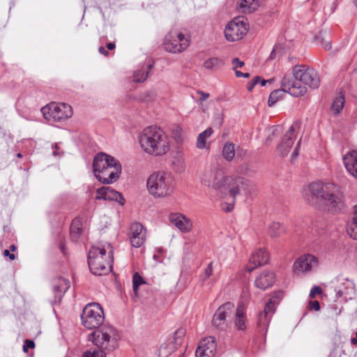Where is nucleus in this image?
Returning <instances> with one entry per match:
<instances>
[{
	"label": "nucleus",
	"instance_id": "nucleus-48",
	"mask_svg": "<svg viewBox=\"0 0 357 357\" xmlns=\"http://www.w3.org/2000/svg\"><path fill=\"white\" fill-rule=\"evenodd\" d=\"M164 252V250L162 248H158L155 249V253L153 256V259L158 262H162L161 257Z\"/></svg>",
	"mask_w": 357,
	"mask_h": 357
},
{
	"label": "nucleus",
	"instance_id": "nucleus-18",
	"mask_svg": "<svg viewBox=\"0 0 357 357\" xmlns=\"http://www.w3.org/2000/svg\"><path fill=\"white\" fill-rule=\"evenodd\" d=\"M216 348L215 338L212 336L206 337L200 342L196 350V357H213Z\"/></svg>",
	"mask_w": 357,
	"mask_h": 357
},
{
	"label": "nucleus",
	"instance_id": "nucleus-42",
	"mask_svg": "<svg viewBox=\"0 0 357 357\" xmlns=\"http://www.w3.org/2000/svg\"><path fill=\"white\" fill-rule=\"evenodd\" d=\"M283 296V292L282 291H278L275 292L273 296L270 298L268 302L267 303H271L273 310L275 311L276 306L279 304L280 300L282 299Z\"/></svg>",
	"mask_w": 357,
	"mask_h": 357
},
{
	"label": "nucleus",
	"instance_id": "nucleus-53",
	"mask_svg": "<svg viewBox=\"0 0 357 357\" xmlns=\"http://www.w3.org/2000/svg\"><path fill=\"white\" fill-rule=\"evenodd\" d=\"M53 152L52 154L54 156H61L63 155V151H60V149L58 144H55L52 145Z\"/></svg>",
	"mask_w": 357,
	"mask_h": 357
},
{
	"label": "nucleus",
	"instance_id": "nucleus-60",
	"mask_svg": "<svg viewBox=\"0 0 357 357\" xmlns=\"http://www.w3.org/2000/svg\"><path fill=\"white\" fill-rule=\"evenodd\" d=\"M98 51L100 54H104L105 56H107L108 54L107 52L105 50V47L102 46L99 47Z\"/></svg>",
	"mask_w": 357,
	"mask_h": 357
},
{
	"label": "nucleus",
	"instance_id": "nucleus-59",
	"mask_svg": "<svg viewBox=\"0 0 357 357\" xmlns=\"http://www.w3.org/2000/svg\"><path fill=\"white\" fill-rule=\"evenodd\" d=\"M255 86H256V84L252 80H251L247 84V89L249 91H251Z\"/></svg>",
	"mask_w": 357,
	"mask_h": 357
},
{
	"label": "nucleus",
	"instance_id": "nucleus-6",
	"mask_svg": "<svg viewBox=\"0 0 357 357\" xmlns=\"http://www.w3.org/2000/svg\"><path fill=\"white\" fill-rule=\"evenodd\" d=\"M89 340L105 353L111 352L118 347L119 335L114 327L105 325L91 333L89 335Z\"/></svg>",
	"mask_w": 357,
	"mask_h": 357
},
{
	"label": "nucleus",
	"instance_id": "nucleus-24",
	"mask_svg": "<svg viewBox=\"0 0 357 357\" xmlns=\"http://www.w3.org/2000/svg\"><path fill=\"white\" fill-rule=\"evenodd\" d=\"M342 159L347 171L357 179V151H349L343 156Z\"/></svg>",
	"mask_w": 357,
	"mask_h": 357
},
{
	"label": "nucleus",
	"instance_id": "nucleus-27",
	"mask_svg": "<svg viewBox=\"0 0 357 357\" xmlns=\"http://www.w3.org/2000/svg\"><path fill=\"white\" fill-rule=\"evenodd\" d=\"M343 286H345V288L342 289L340 287V289L336 291L337 297L340 298L344 296L345 299H351L355 293L354 284L352 282L347 280L343 283Z\"/></svg>",
	"mask_w": 357,
	"mask_h": 357
},
{
	"label": "nucleus",
	"instance_id": "nucleus-22",
	"mask_svg": "<svg viewBox=\"0 0 357 357\" xmlns=\"http://www.w3.org/2000/svg\"><path fill=\"white\" fill-rule=\"evenodd\" d=\"M268 261V253L264 249L259 248L252 253L246 268L250 273L258 266L267 264Z\"/></svg>",
	"mask_w": 357,
	"mask_h": 357
},
{
	"label": "nucleus",
	"instance_id": "nucleus-61",
	"mask_svg": "<svg viewBox=\"0 0 357 357\" xmlns=\"http://www.w3.org/2000/svg\"><path fill=\"white\" fill-rule=\"evenodd\" d=\"M107 47L110 50H112L115 48V44L114 43H109L107 45Z\"/></svg>",
	"mask_w": 357,
	"mask_h": 357
},
{
	"label": "nucleus",
	"instance_id": "nucleus-63",
	"mask_svg": "<svg viewBox=\"0 0 357 357\" xmlns=\"http://www.w3.org/2000/svg\"><path fill=\"white\" fill-rule=\"evenodd\" d=\"M252 80V81L256 84V85H257V84H259V83L260 82V81H261V77H259V76H256V77H255Z\"/></svg>",
	"mask_w": 357,
	"mask_h": 357
},
{
	"label": "nucleus",
	"instance_id": "nucleus-1",
	"mask_svg": "<svg viewBox=\"0 0 357 357\" xmlns=\"http://www.w3.org/2000/svg\"><path fill=\"white\" fill-rule=\"evenodd\" d=\"M303 197L309 204L320 202L326 210L333 213L344 208L340 188L332 183L313 182L303 189Z\"/></svg>",
	"mask_w": 357,
	"mask_h": 357
},
{
	"label": "nucleus",
	"instance_id": "nucleus-5",
	"mask_svg": "<svg viewBox=\"0 0 357 357\" xmlns=\"http://www.w3.org/2000/svg\"><path fill=\"white\" fill-rule=\"evenodd\" d=\"M112 252H107L105 248L93 246L88 254V264L91 272L96 275L108 273L112 270Z\"/></svg>",
	"mask_w": 357,
	"mask_h": 357
},
{
	"label": "nucleus",
	"instance_id": "nucleus-51",
	"mask_svg": "<svg viewBox=\"0 0 357 357\" xmlns=\"http://www.w3.org/2000/svg\"><path fill=\"white\" fill-rule=\"evenodd\" d=\"M35 347L33 341L30 340H26L23 345V351L27 352L29 349H33Z\"/></svg>",
	"mask_w": 357,
	"mask_h": 357
},
{
	"label": "nucleus",
	"instance_id": "nucleus-15",
	"mask_svg": "<svg viewBox=\"0 0 357 357\" xmlns=\"http://www.w3.org/2000/svg\"><path fill=\"white\" fill-rule=\"evenodd\" d=\"M318 265L317 259L312 255L300 257L294 264V271L296 274L311 271Z\"/></svg>",
	"mask_w": 357,
	"mask_h": 357
},
{
	"label": "nucleus",
	"instance_id": "nucleus-46",
	"mask_svg": "<svg viewBox=\"0 0 357 357\" xmlns=\"http://www.w3.org/2000/svg\"><path fill=\"white\" fill-rule=\"evenodd\" d=\"M316 40L321 43V45L326 50H330L332 47L331 43L330 40H325V38L322 36V33H319V36H316Z\"/></svg>",
	"mask_w": 357,
	"mask_h": 357
},
{
	"label": "nucleus",
	"instance_id": "nucleus-43",
	"mask_svg": "<svg viewBox=\"0 0 357 357\" xmlns=\"http://www.w3.org/2000/svg\"><path fill=\"white\" fill-rule=\"evenodd\" d=\"M106 353L100 349L88 350L83 354V357H105Z\"/></svg>",
	"mask_w": 357,
	"mask_h": 357
},
{
	"label": "nucleus",
	"instance_id": "nucleus-41",
	"mask_svg": "<svg viewBox=\"0 0 357 357\" xmlns=\"http://www.w3.org/2000/svg\"><path fill=\"white\" fill-rule=\"evenodd\" d=\"M213 266V261H211L204 268V272L199 275V279L202 282L206 281L212 275Z\"/></svg>",
	"mask_w": 357,
	"mask_h": 357
},
{
	"label": "nucleus",
	"instance_id": "nucleus-11",
	"mask_svg": "<svg viewBox=\"0 0 357 357\" xmlns=\"http://www.w3.org/2000/svg\"><path fill=\"white\" fill-rule=\"evenodd\" d=\"M233 179L225 176L221 170L214 168L206 170L203 173L201 177V183L208 188L215 190H222L227 183L231 187Z\"/></svg>",
	"mask_w": 357,
	"mask_h": 357
},
{
	"label": "nucleus",
	"instance_id": "nucleus-64",
	"mask_svg": "<svg viewBox=\"0 0 357 357\" xmlns=\"http://www.w3.org/2000/svg\"><path fill=\"white\" fill-rule=\"evenodd\" d=\"M351 343L353 344V345H356L357 344V331L356 332V337H354V338H351Z\"/></svg>",
	"mask_w": 357,
	"mask_h": 357
},
{
	"label": "nucleus",
	"instance_id": "nucleus-47",
	"mask_svg": "<svg viewBox=\"0 0 357 357\" xmlns=\"http://www.w3.org/2000/svg\"><path fill=\"white\" fill-rule=\"evenodd\" d=\"M185 334V330L184 328H178L177 331H175L174 333V341H175V344L176 345L178 344H180L181 342H178V339H181V337H183Z\"/></svg>",
	"mask_w": 357,
	"mask_h": 357
},
{
	"label": "nucleus",
	"instance_id": "nucleus-29",
	"mask_svg": "<svg viewBox=\"0 0 357 357\" xmlns=\"http://www.w3.org/2000/svg\"><path fill=\"white\" fill-rule=\"evenodd\" d=\"M286 228L278 222H273L269 225L268 234L271 238H277L286 233Z\"/></svg>",
	"mask_w": 357,
	"mask_h": 357
},
{
	"label": "nucleus",
	"instance_id": "nucleus-13",
	"mask_svg": "<svg viewBox=\"0 0 357 357\" xmlns=\"http://www.w3.org/2000/svg\"><path fill=\"white\" fill-rule=\"evenodd\" d=\"M248 30L247 20L243 17H238L227 23L224 33L228 41L234 42L241 40Z\"/></svg>",
	"mask_w": 357,
	"mask_h": 357
},
{
	"label": "nucleus",
	"instance_id": "nucleus-2",
	"mask_svg": "<svg viewBox=\"0 0 357 357\" xmlns=\"http://www.w3.org/2000/svg\"><path fill=\"white\" fill-rule=\"evenodd\" d=\"M141 148L149 155L162 156L169 150V142L167 135L157 126L144 128L139 137Z\"/></svg>",
	"mask_w": 357,
	"mask_h": 357
},
{
	"label": "nucleus",
	"instance_id": "nucleus-36",
	"mask_svg": "<svg viewBox=\"0 0 357 357\" xmlns=\"http://www.w3.org/2000/svg\"><path fill=\"white\" fill-rule=\"evenodd\" d=\"M172 165L174 170L177 173H182L185 169V160L182 156H176L173 159Z\"/></svg>",
	"mask_w": 357,
	"mask_h": 357
},
{
	"label": "nucleus",
	"instance_id": "nucleus-4",
	"mask_svg": "<svg viewBox=\"0 0 357 357\" xmlns=\"http://www.w3.org/2000/svg\"><path fill=\"white\" fill-rule=\"evenodd\" d=\"M146 186L149 192L154 197H167L174 192V178L170 174L165 172H154L149 176Z\"/></svg>",
	"mask_w": 357,
	"mask_h": 357
},
{
	"label": "nucleus",
	"instance_id": "nucleus-31",
	"mask_svg": "<svg viewBox=\"0 0 357 357\" xmlns=\"http://www.w3.org/2000/svg\"><path fill=\"white\" fill-rule=\"evenodd\" d=\"M347 231L351 238L357 240V206L354 207L352 218L347 223Z\"/></svg>",
	"mask_w": 357,
	"mask_h": 357
},
{
	"label": "nucleus",
	"instance_id": "nucleus-40",
	"mask_svg": "<svg viewBox=\"0 0 357 357\" xmlns=\"http://www.w3.org/2000/svg\"><path fill=\"white\" fill-rule=\"evenodd\" d=\"M344 103V98L343 96H339L337 97L332 105V109L338 114L342 109Z\"/></svg>",
	"mask_w": 357,
	"mask_h": 357
},
{
	"label": "nucleus",
	"instance_id": "nucleus-56",
	"mask_svg": "<svg viewBox=\"0 0 357 357\" xmlns=\"http://www.w3.org/2000/svg\"><path fill=\"white\" fill-rule=\"evenodd\" d=\"M197 93L200 95L199 100L202 102L206 100L209 97V94L208 93H205L202 91H199Z\"/></svg>",
	"mask_w": 357,
	"mask_h": 357
},
{
	"label": "nucleus",
	"instance_id": "nucleus-35",
	"mask_svg": "<svg viewBox=\"0 0 357 357\" xmlns=\"http://www.w3.org/2000/svg\"><path fill=\"white\" fill-rule=\"evenodd\" d=\"M82 225L79 220H74L70 226V237L73 241H77L82 233Z\"/></svg>",
	"mask_w": 357,
	"mask_h": 357
},
{
	"label": "nucleus",
	"instance_id": "nucleus-58",
	"mask_svg": "<svg viewBox=\"0 0 357 357\" xmlns=\"http://www.w3.org/2000/svg\"><path fill=\"white\" fill-rule=\"evenodd\" d=\"M235 74H236V77H250L249 73H242V72L238 71V70H236L235 71Z\"/></svg>",
	"mask_w": 357,
	"mask_h": 357
},
{
	"label": "nucleus",
	"instance_id": "nucleus-10",
	"mask_svg": "<svg viewBox=\"0 0 357 357\" xmlns=\"http://www.w3.org/2000/svg\"><path fill=\"white\" fill-rule=\"evenodd\" d=\"M41 112L45 119L52 122L64 121L73 115L71 106L66 103L51 102L43 107Z\"/></svg>",
	"mask_w": 357,
	"mask_h": 357
},
{
	"label": "nucleus",
	"instance_id": "nucleus-14",
	"mask_svg": "<svg viewBox=\"0 0 357 357\" xmlns=\"http://www.w3.org/2000/svg\"><path fill=\"white\" fill-rule=\"evenodd\" d=\"M298 128V124L297 123L292 124L282 137L278 146V154L282 157L287 156L292 148L294 140L296 137V130Z\"/></svg>",
	"mask_w": 357,
	"mask_h": 357
},
{
	"label": "nucleus",
	"instance_id": "nucleus-7",
	"mask_svg": "<svg viewBox=\"0 0 357 357\" xmlns=\"http://www.w3.org/2000/svg\"><path fill=\"white\" fill-rule=\"evenodd\" d=\"M285 93L292 96L299 97L306 93V89L290 75H284L281 81V89L272 91L268 97V105L273 107L279 100L282 98Z\"/></svg>",
	"mask_w": 357,
	"mask_h": 357
},
{
	"label": "nucleus",
	"instance_id": "nucleus-50",
	"mask_svg": "<svg viewBox=\"0 0 357 357\" xmlns=\"http://www.w3.org/2000/svg\"><path fill=\"white\" fill-rule=\"evenodd\" d=\"M322 292V289L320 287L314 286L312 288L310 292V297L312 298H315L317 294H320Z\"/></svg>",
	"mask_w": 357,
	"mask_h": 357
},
{
	"label": "nucleus",
	"instance_id": "nucleus-25",
	"mask_svg": "<svg viewBox=\"0 0 357 357\" xmlns=\"http://www.w3.org/2000/svg\"><path fill=\"white\" fill-rule=\"evenodd\" d=\"M275 282V275L272 272H264L255 280V285L257 288L265 290L271 287Z\"/></svg>",
	"mask_w": 357,
	"mask_h": 357
},
{
	"label": "nucleus",
	"instance_id": "nucleus-23",
	"mask_svg": "<svg viewBox=\"0 0 357 357\" xmlns=\"http://www.w3.org/2000/svg\"><path fill=\"white\" fill-rule=\"evenodd\" d=\"M70 282L63 278H57L53 282V291L55 295L54 303H60L64 293L70 288Z\"/></svg>",
	"mask_w": 357,
	"mask_h": 357
},
{
	"label": "nucleus",
	"instance_id": "nucleus-3",
	"mask_svg": "<svg viewBox=\"0 0 357 357\" xmlns=\"http://www.w3.org/2000/svg\"><path fill=\"white\" fill-rule=\"evenodd\" d=\"M93 168L96 178L104 184L113 183L117 181L121 173L119 161L105 153H99L96 155Z\"/></svg>",
	"mask_w": 357,
	"mask_h": 357
},
{
	"label": "nucleus",
	"instance_id": "nucleus-26",
	"mask_svg": "<svg viewBox=\"0 0 357 357\" xmlns=\"http://www.w3.org/2000/svg\"><path fill=\"white\" fill-rule=\"evenodd\" d=\"M246 321L245 306L243 303H239L235 312V326L238 330L243 331L246 328Z\"/></svg>",
	"mask_w": 357,
	"mask_h": 357
},
{
	"label": "nucleus",
	"instance_id": "nucleus-16",
	"mask_svg": "<svg viewBox=\"0 0 357 357\" xmlns=\"http://www.w3.org/2000/svg\"><path fill=\"white\" fill-rule=\"evenodd\" d=\"M130 240L132 247L140 248L146 241V229L139 223L135 222L130 228Z\"/></svg>",
	"mask_w": 357,
	"mask_h": 357
},
{
	"label": "nucleus",
	"instance_id": "nucleus-32",
	"mask_svg": "<svg viewBox=\"0 0 357 357\" xmlns=\"http://www.w3.org/2000/svg\"><path fill=\"white\" fill-rule=\"evenodd\" d=\"M213 130L208 128L204 131L199 134L197 139V147L199 149H203L206 147V139L211 136Z\"/></svg>",
	"mask_w": 357,
	"mask_h": 357
},
{
	"label": "nucleus",
	"instance_id": "nucleus-12",
	"mask_svg": "<svg viewBox=\"0 0 357 357\" xmlns=\"http://www.w3.org/2000/svg\"><path fill=\"white\" fill-rule=\"evenodd\" d=\"M165 49L171 53H181L190 45V39L176 30L169 31L164 40Z\"/></svg>",
	"mask_w": 357,
	"mask_h": 357
},
{
	"label": "nucleus",
	"instance_id": "nucleus-55",
	"mask_svg": "<svg viewBox=\"0 0 357 357\" xmlns=\"http://www.w3.org/2000/svg\"><path fill=\"white\" fill-rule=\"evenodd\" d=\"M301 138H300V139L298 140V142H297L294 149V152L291 155V158L292 159L294 158H296L298 154V149H299V146H300V144H301Z\"/></svg>",
	"mask_w": 357,
	"mask_h": 357
},
{
	"label": "nucleus",
	"instance_id": "nucleus-45",
	"mask_svg": "<svg viewBox=\"0 0 357 357\" xmlns=\"http://www.w3.org/2000/svg\"><path fill=\"white\" fill-rule=\"evenodd\" d=\"M156 97L157 92L153 89L145 91L142 96V100L146 102L153 101L156 98Z\"/></svg>",
	"mask_w": 357,
	"mask_h": 357
},
{
	"label": "nucleus",
	"instance_id": "nucleus-57",
	"mask_svg": "<svg viewBox=\"0 0 357 357\" xmlns=\"http://www.w3.org/2000/svg\"><path fill=\"white\" fill-rule=\"evenodd\" d=\"M3 256H5V257H9V259H10V260H13V259H15V255H14V254H13V253H10V251H9L8 250H5L3 252Z\"/></svg>",
	"mask_w": 357,
	"mask_h": 357
},
{
	"label": "nucleus",
	"instance_id": "nucleus-34",
	"mask_svg": "<svg viewBox=\"0 0 357 357\" xmlns=\"http://www.w3.org/2000/svg\"><path fill=\"white\" fill-rule=\"evenodd\" d=\"M152 66L149 65L146 68L135 71L133 74V80L137 82H144L149 75V70L151 68Z\"/></svg>",
	"mask_w": 357,
	"mask_h": 357
},
{
	"label": "nucleus",
	"instance_id": "nucleus-30",
	"mask_svg": "<svg viewBox=\"0 0 357 357\" xmlns=\"http://www.w3.org/2000/svg\"><path fill=\"white\" fill-rule=\"evenodd\" d=\"M259 0H240L239 8L243 13H252L259 7Z\"/></svg>",
	"mask_w": 357,
	"mask_h": 357
},
{
	"label": "nucleus",
	"instance_id": "nucleus-39",
	"mask_svg": "<svg viewBox=\"0 0 357 357\" xmlns=\"http://www.w3.org/2000/svg\"><path fill=\"white\" fill-rule=\"evenodd\" d=\"M144 283L145 282L142 277L138 273H134L132 276V288L135 296L137 295L139 287Z\"/></svg>",
	"mask_w": 357,
	"mask_h": 357
},
{
	"label": "nucleus",
	"instance_id": "nucleus-62",
	"mask_svg": "<svg viewBox=\"0 0 357 357\" xmlns=\"http://www.w3.org/2000/svg\"><path fill=\"white\" fill-rule=\"evenodd\" d=\"M272 81H273V79L265 80V79H261V81H260V82H259V83L261 84V86H265V85H266V84L267 82H272Z\"/></svg>",
	"mask_w": 357,
	"mask_h": 357
},
{
	"label": "nucleus",
	"instance_id": "nucleus-21",
	"mask_svg": "<svg viewBox=\"0 0 357 357\" xmlns=\"http://www.w3.org/2000/svg\"><path fill=\"white\" fill-rule=\"evenodd\" d=\"M169 220L173 225L183 233H188L192 229L191 220L181 213L171 214Z\"/></svg>",
	"mask_w": 357,
	"mask_h": 357
},
{
	"label": "nucleus",
	"instance_id": "nucleus-44",
	"mask_svg": "<svg viewBox=\"0 0 357 357\" xmlns=\"http://www.w3.org/2000/svg\"><path fill=\"white\" fill-rule=\"evenodd\" d=\"M310 233L314 236H321L324 234V229L322 225L315 223L310 229Z\"/></svg>",
	"mask_w": 357,
	"mask_h": 357
},
{
	"label": "nucleus",
	"instance_id": "nucleus-28",
	"mask_svg": "<svg viewBox=\"0 0 357 357\" xmlns=\"http://www.w3.org/2000/svg\"><path fill=\"white\" fill-rule=\"evenodd\" d=\"M235 310L234 305L232 303L227 302L222 305L217 310V316H220L225 321L231 318Z\"/></svg>",
	"mask_w": 357,
	"mask_h": 357
},
{
	"label": "nucleus",
	"instance_id": "nucleus-20",
	"mask_svg": "<svg viewBox=\"0 0 357 357\" xmlns=\"http://www.w3.org/2000/svg\"><path fill=\"white\" fill-rule=\"evenodd\" d=\"M271 303H266L263 312H259L257 318V328L259 333L266 334L268 324L275 311L273 310Z\"/></svg>",
	"mask_w": 357,
	"mask_h": 357
},
{
	"label": "nucleus",
	"instance_id": "nucleus-38",
	"mask_svg": "<svg viewBox=\"0 0 357 357\" xmlns=\"http://www.w3.org/2000/svg\"><path fill=\"white\" fill-rule=\"evenodd\" d=\"M212 324L216 328L220 330H223L227 326V321L222 317L217 316V312L213 315Z\"/></svg>",
	"mask_w": 357,
	"mask_h": 357
},
{
	"label": "nucleus",
	"instance_id": "nucleus-8",
	"mask_svg": "<svg viewBox=\"0 0 357 357\" xmlns=\"http://www.w3.org/2000/svg\"><path fill=\"white\" fill-rule=\"evenodd\" d=\"M82 325L87 329H96L100 326L105 320L103 310L98 303L87 304L81 314Z\"/></svg>",
	"mask_w": 357,
	"mask_h": 357
},
{
	"label": "nucleus",
	"instance_id": "nucleus-49",
	"mask_svg": "<svg viewBox=\"0 0 357 357\" xmlns=\"http://www.w3.org/2000/svg\"><path fill=\"white\" fill-rule=\"evenodd\" d=\"M167 345L166 344H162L159 349V356L161 357H166L170 351L167 350Z\"/></svg>",
	"mask_w": 357,
	"mask_h": 357
},
{
	"label": "nucleus",
	"instance_id": "nucleus-37",
	"mask_svg": "<svg viewBox=\"0 0 357 357\" xmlns=\"http://www.w3.org/2000/svg\"><path fill=\"white\" fill-rule=\"evenodd\" d=\"M222 64V61L216 57L209 58L204 63V66L206 69H213Z\"/></svg>",
	"mask_w": 357,
	"mask_h": 357
},
{
	"label": "nucleus",
	"instance_id": "nucleus-54",
	"mask_svg": "<svg viewBox=\"0 0 357 357\" xmlns=\"http://www.w3.org/2000/svg\"><path fill=\"white\" fill-rule=\"evenodd\" d=\"M232 64L234 65V68L235 69L236 68H241V67H243V65H244V62L240 61L238 58H234L232 60Z\"/></svg>",
	"mask_w": 357,
	"mask_h": 357
},
{
	"label": "nucleus",
	"instance_id": "nucleus-9",
	"mask_svg": "<svg viewBox=\"0 0 357 357\" xmlns=\"http://www.w3.org/2000/svg\"><path fill=\"white\" fill-rule=\"evenodd\" d=\"M295 82H298L302 86H308L312 89H317L320 85V77L318 73L313 68L305 66H296L293 68V75L289 74ZM307 89V88H305Z\"/></svg>",
	"mask_w": 357,
	"mask_h": 357
},
{
	"label": "nucleus",
	"instance_id": "nucleus-33",
	"mask_svg": "<svg viewBox=\"0 0 357 357\" xmlns=\"http://www.w3.org/2000/svg\"><path fill=\"white\" fill-rule=\"evenodd\" d=\"M235 152L236 149L234 143L229 142L225 143L222 149V155L226 160H232L235 156Z\"/></svg>",
	"mask_w": 357,
	"mask_h": 357
},
{
	"label": "nucleus",
	"instance_id": "nucleus-17",
	"mask_svg": "<svg viewBox=\"0 0 357 357\" xmlns=\"http://www.w3.org/2000/svg\"><path fill=\"white\" fill-rule=\"evenodd\" d=\"M247 184L245 183V179L242 177H236L232 180L231 186L229 187V193L233 198L231 203H225L222 204V209L226 212H231L234 206V199L237 195L239 194L240 191L243 190H245Z\"/></svg>",
	"mask_w": 357,
	"mask_h": 357
},
{
	"label": "nucleus",
	"instance_id": "nucleus-52",
	"mask_svg": "<svg viewBox=\"0 0 357 357\" xmlns=\"http://www.w3.org/2000/svg\"><path fill=\"white\" fill-rule=\"evenodd\" d=\"M307 307L309 309H314L315 311H318L320 309V305L317 301H310Z\"/></svg>",
	"mask_w": 357,
	"mask_h": 357
},
{
	"label": "nucleus",
	"instance_id": "nucleus-19",
	"mask_svg": "<svg viewBox=\"0 0 357 357\" xmlns=\"http://www.w3.org/2000/svg\"><path fill=\"white\" fill-rule=\"evenodd\" d=\"M96 199L116 201L121 205L125 204V199L122 195L110 187H102L98 189Z\"/></svg>",
	"mask_w": 357,
	"mask_h": 357
}]
</instances>
